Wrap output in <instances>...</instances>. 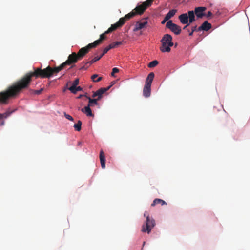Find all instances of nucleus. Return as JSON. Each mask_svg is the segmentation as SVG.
I'll list each match as a JSON object with an SVG mask.
<instances>
[{"mask_svg": "<svg viewBox=\"0 0 250 250\" xmlns=\"http://www.w3.org/2000/svg\"><path fill=\"white\" fill-rule=\"evenodd\" d=\"M43 90V89L42 88H41V89L40 90H35L34 91L35 93L36 94H40L41 93V92H42V91Z\"/></svg>", "mask_w": 250, "mask_h": 250, "instance_id": "obj_38", "label": "nucleus"}, {"mask_svg": "<svg viewBox=\"0 0 250 250\" xmlns=\"http://www.w3.org/2000/svg\"><path fill=\"white\" fill-rule=\"evenodd\" d=\"M83 96H84V95H82V94H81V95H80L77 97V98H78V99H80V98H82L83 97Z\"/></svg>", "mask_w": 250, "mask_h": 250, "instance_id": "obj_45", "label": "nucleus"}, {"mask_svg": "<svg viewBox=\"0 0 250 250\" xmlns=\"http://www.w3.org/2000/svg\"><path fill=\"white\" fill-rule=\"evenodd\" d=\"M98 75L97 74H94L93 75L91 76V79L94 82H100V81L102 80V77H98Z\"/></svg>", "mask_w": 250, "mask_h": 250, "instance_id": "obj_24", "label": "nucleus"}, {"mask_svg": "<svg viewBox=\"0 0 250 250\" xmlns=\"http://www.w3.org/2000/svg\"><path fill=\"white\" fill-rule=\"evenodd\" d=\"M136 15V13L134 12V10H133L131 12H130L128 14L125 15V18L126 19V20L127 21V20H128L132 18V17L135 16Z\"/></svg>", "mask_w": 250, "mask_h": 250, "instance_id": "obj_25", "label": "nucleus"}, {"mask_svg": "<svg viewBox=\"0 0 250 250\" xmlns=\"http://www.w3.org/2000/svg\"><path fill=\"white\" fill-rule=\"evenodd\" d=\"M212 15V13L211 11H208L207 14H206L205 16H206L207 17H210Z\"/></svg>", "mask_w": 250, "mask_h": 250, "instance_id": "obj_39", "label": "nucleus"}, {"mask_svg": "<svg viewBox=\"0 0 250 250\" xmlns=\"http://www.w3.org/2000/svg\"><path fill=\"white\" fill-rule=\"evenodd\" d=\"M115 83V81H113L111 83V84L109 86H110V87L111 86H112Z\"/></svg>", "mask_w": 250, "mask_h": 250, "instance_id": "obj_44", "label": "nucleus"}, {"mask_svg": "<svg viewBox=\"0 0 250 250\" xmlns=\"http://www.w3.org/2000/svg\"><path fill=\"white\" fill-rule=\"evenodd\" d=\"M17 82L8 86L7 88L0 92V104H7L10 99L16 97L21 92Z\"/></svg>", "mask_w": 250, "mask_h": 250, "instance_id": "obj_2", "label": "nucleus"}, {"mask_svg": "<svg viewBox=\"0 0 250 250\" xmlns=\"http://www.w3.org/2000/svg\"><path fill=\"white\" fill-rule=\"evenodd\" d=\"M87 99H88V105L89 106H93L94 105H97L98 102L97 101L99 100L97 98L96 99H91L89 97H87Z\"/></svg>", "mask_w": 250, "mask_h": 250, "instance_id": "obj_20", "label": "nucleus"}, {"mask_svg": "<svg viewBox=\"0 0 250 250\" xmlns=\"http://www.w3.org/2000/svg\"><path fill=\"white\" fill-rule=\"evenodd\" d=\"M90 107V106H89V105H88L84 108H82L81 110L83 113H85L87 116L93 117L94 116V114L92 113Z\"/></svg>", "mask_w": 250, "mask_h": 250, "instance_id": "obj_17", "label": "nucleus"}, {"mask_svg": "<svg viewBox=\"0 0 250 250\" xmlns=\"http://www.w3.org/2000/svg\"><path fill=\"white\" fill-rule=\"evenodd\" d=\"M170 19V17H168L167 15L165 16L164 18V20L167 21Z\"/></svg>", "mask_w": 250, "mask_h": 250, "instance_id": "obj_41", "label": "nucleus"}, {"mask_svg": "<svg viewBox=\"0 0 250 250\" xmlns=\"http://www.w3.org/2000/svg\"><path fill=\"white\" fill-rule=\"evenodd\" d=\"M166 27L170 29L176 35H179L181 32V28L180 26L172 22L171 20L168 21L166 23Z\"/></svg>", "mask_w": 250, "mask_h": 250, "instance_id": "obj_5", "label": "nucleus"}, {"mask_svg": "<svg viewBox=\"0 0 250 250\" xmlns=\"http://www.w3.org/2000/svg\"><path fill=\"white\" fill-rule=\"evenodd\" d=\"M64 116L66 119L70 121H73L74 120L73 118L71 116L66 114V113H64Z\"/></svg>", "mask_w": 250, "mask_h": 250, "instance_id": "obj_36", "label": "nucleus"}, {"mask_svg": "<svg viewBox=\"0 0 250 250\" xmlns=\"http://www.w3.org/2000/svg\"><path fill=\"white\" fill-rule=\"evenodd\" d=\"M189 19V23H192L195 21V13L194 11H188L187 13Z\"/></svg>", "mask_w": 250, "mask_h": 250, "instance_id": "obj_15", "label": "nucleus"}, {"mask_svg": "<svg viewBox=\"0 0 250 250\" xmlns=\"http://www.w3.org/2000/svg\"><path fill=\"white\" fill-rule=\"evenodd\" d=\"M144 216L146 218V221L142 226L141 231L143 232H147L149 234L156 225L155 221L152 217L149 216V213L147 211L145 212Z\"/></svg>", "mask_w": 250, "mask_h": 250, "instance_id": "obj_3", "label": "nucleus"}, {"mask_svg": "<svg viewBox=\"0 0 250 250\" xmlns=\"http://www.w3.org/2000/svg\"><path fill=\"white\" fill-rule=\"evenodd\" d=\"M197 29L198 28H197V26L196 25L192 26V31L191 32H189V30H188V31L189 32V36H192L194 32L197 31Z\"/></svg>", "mask_w": 250, "mask_h": 250, "instance_id": "obj_31", "label": "nucleus"}, {"mask_svg": "<svg viewBox=\"0 0 250 250\" xmlns=\"http://www.w3.org/2000/svg\"><path fill=\"white\" fill-rule=\"evenodd\" d=\"M177 12V10L176 9H172L169 11V12L167 14V15L170 17V19L173 17L176 13Z\"/></svg>", "mask_w": 250, "mask_h": 250, "instance_id": "obj_28", "label": "nucleus"}, {"mask_svg": "<svg viewBox=\"0 0 250 250\" xmlns=\"http://www.w3.org/2000/svg\"><path fill=\"white\" fill-rule=\"evenodd\" d=\"M166 21H166L165 20H164H164L162 21L161 22V23H162V24H164Z\"/></svg>", "mask_w": 250, "mask_h": 250, "instance_id": "obj_46", "label": "nucleus"}, {"mask_svg": "<svg viewBox=\"0 0 250 250\" xmlns=\"http://www.w3.org/2000/svg\"><path fill=\"white\" fill-rule=\"evenodd\" d=\"M111 32H108V29L104 33L102 34L100 36V39L99 40H96L97 41H99V44H100L103 40H104L106 39V35L111 33Z\"/></svg>", "mask_w": 250, "mask_h": 250, "instance_id": "obj_21", "label": "nucleus"}, {"mask_svg": "<svg viewBox=\"0 0 250 250\" xmlns=\"http://www.w3.org/2000/svg\"><path fill=\"white\" fill-rule=\"evenodd\" d=\"M82 123L81 121H78L77 124H75L74 125L75 129L77 131H80L81 129V125Z\"/></svg>", "mask_w": 250, "mask_h": 250, "instance_id": "obj_27", "label": "nucleus"}, {"mask_svg": "<svg viewBox=\"0 0 250 250\" xmlns=\"http://www.w3.org/2000/svg\"><path fill=\"white\" fill-rule=\"evenodd\" d=\"M79 83V79H76L73 82L72 85L71 87H75L77 86Z\"/></svg>", "mask_w": 250, "mask_h": 250, "instance_id": "obj_33", "label": "nucleus"}, {"mask_svg": "<svg viewBox=\"0 0 250 250\" xmlns=\"http://www.w3.org/2000/svg\"><path fill=\"white\" fill-rule=\"evenodd\" d=\"M68 89L73 94H76L77 92V86H75V87L70 86L69 88H68Z\"/></svg>", "mask_w": 250, "mask_h": 250, "instance_id": "obj_32", "label": "nucleus"}, {"mask_svg": "<svg viewBox=\"0 0 250 250\" xmlns=\"http://www.w3.org/2000/svg\"><path fill=\"white\" fill-rule=\"evenodd\" d=\"M2 119H3V117H2V114L0 113V120Z\"/></svg>", "mask_w": 250, "mask_h": 250, "instance_id": "obj_48", "label": "nucleus"}, {"mask_svg": "<svg viewBox=\"0 0 250 250\" xmlns=\"http://www.w3.org/2000/svg\"><path fill=\"white\" fill-rule=\"evenodd\" d=\"M158 64V62L157 60H154L151 62L148 65V66L150 68L155 67Z\"/></svg>", "mask_w": 250, "mask_h": 250, "instance_id": "obj_29", "label": "nucleus"}, {"mask_svg": "<svg viewBox=\"0 0 250 250\" xmlns=\"http://www.w3.org/2000/svg\"><path fill=\"white\" fill-rule=\"evenodd\" d=\"M82 144V142H79L78 143V145H81Z\"/></svg>", "mask_w": 250, "mask_h": 250, "instance_id": "obj_51", "label": "nucleus"}, {"mask_svg": "<svg viewBox=\"0 0 250 250\" xmlns=\"http://www.w3.org/2000/svg\"><path fill=\"white\" fill-rule=\"evenodd\" d=\"M172 40V37L170 35L167 34L164 35L161 40L162 45L160 49L161 52H169L170 51V47L174 44Z\"/></svg>", "mask_w": 250, "mask_h": 250, "instance_id": "obj_4", "label": "nucleus"}, {"mask_svg": "<svg viewBox=\"0 0 250 250\" xmlns=\"http://www.w3.org/2000/svg\"><path fill=\"white\" fill-rule=\"evenodd\" d=\"M190 23H187L186 25H185L184 27H183V29H186L188 26L189 25H190Z\"/></svg>", "mask_w": 250, "mask_h": 250, "instance_id": "obj_43", "label": "nucleus"}, {"mask_svg": "<svg viewBox=\"0 0 250 250\" xmlns=\"http://www.w3.org/2000/svg\"><path fill=\"white\" fill-rule=\"evenodd\" d=\"M119 70L118 68L116 67H114L112 69V71L111 73V76L113 77H115L114 74L119 72Z\"/></svg>", "mask_w": 250, "mask_h": 250, "instance_id": "obj_34", "label": "nucleus"}, {"mask_svg": "<svg viewBox=\"0 0 250 250\" xmlns=\"http://www.w3.org/2000/svg\"><path fill=\"white\" fill-rule=\"evenodd\" d=\"M150 93L151 86L145 84L143 89V95L145 97H148L150 95Z\"/></svg>", "mask_w": 250, "mask_h": 250, "instance_id": "obj_16", "label": "nucleus"}, {"mask_svg": "<svg viewBox=\"0 0 250 250\" xmlns=\"http://www.w3.org/2000/svg\"><path fill=\"white\" fill-rule=\"evenodd\" d=\"M99 45V41H95L93 43L88 44L85 47L87 49L88 51L89 52V49L96 47L97 46Z\"/></svg>", "mask_w": 250, "mask_h": 250, "instance_id": "obj_22", "label": "nucleus"}, {"mask_svg": "<svg viewBox=\"0 0 250 250\" xmlns=\"http://www.w3.org/2000/svg\"><path fill=\"white\" fill-rule=\"evenodd\" d=\"M145 244V242H144V243H143V246H144Z\"/></svg>", "mask_w": 250, "mask_h": 250, "instance_id": "obj_52", "label": "nucleus"}, {"mask_svg": "<svg viewBox=\"0 0 250 250\" xmlns=\"http://www.w3.org/2000/svg\"><path fill=\"white\" fill-rule=\"evenodd\" d=\"M88 51L87 50V49L85 47H83L81 48L78 52L76 53L78 57L79 58V60L82 59V58L87 54L88 53Z\"/></svg>", "mask_w": 250, "mask_h": 250, "instance_id": "obj_12", "label": "nucleus"}, {"mask_svg": "<svg viewBox=\"0 0 250 250\" xmlns=\"http://www.w3.org/2000/svg\"><path fill=\"white\" fill-rule=\"evenodd\" d=\"M4 125V121L1 122L0 123V125L1 126L3 125Z\"/></svg>", "mask_w": 250, "mask_h": 250, "instance_id": "obj_47", "label": "nucleus"}, {"mask_svg": "<svg viewBox=\"0 0 250 250\" xmlns=\"http://www.w3.org/2000/svg\"><path fill=\"white\" fill-rule=\"evenodd\" d=\"M83 95H84V96H83V97H85L86 98H87V97H88V96H87V93H85V94H84Z\"/></svg>", "mask_w": 250, "mask_h": 250, "instance_id": "obj_50", "label": "nucleus"}, {"mask_svg": "<svg viewBox=\"0 0 250 250\" xmlns=\"http://www.w3.org/2000/svg\"><path fill=\"white\" fill-rule=\"evenodd\" d=\"M122 43H123V42H122V41L115 42H114L111 43L108 46V48L110 49H111L116 48L120 45H122Z\"/></svg>", "mask_w": 250, "mask_h": 250, "instance_id": "obj_23", "label": "nucleus"}, {"mask_svg": "<svg viewBox=\"0 0 250 250\" xmlns=\"http://www.w3.org/2000/svg\"><path fill=\"white\" fill-rule=\"evenodd\" d=\"M110 50V49L108 48V46H107L106 47H105L104 50H103V53H102V54L100 55V56H101V57H102L104 55H105L109 50Z\"/></svg>", "mask_w": 250, "mask_h": 250, "instance_id": "obj_35", "label": "nucleus"}, {"mask_svg": "<svg viewBox=\"0 0 250 250\" xmlns=\"http://www.w3.org/2000/svg\"><path fill=\"white\" fill-rule=\"evenodd\" d=\"M79 60L76 53L73 52L68 57L67 60L58 67L52 68L48 66L46 68L42 69L41 68H34L33 72L26 73L22 78L17 82L21 91L28 88L32 81V78H49L54 73H57L63 69L66 65L77 62Z\"/></svg>", "mask_w": 250, "mask_h": 250, "instance_id": "obj_1", "label": "nucleus"}, {"mask_svg": "<svg viewBox=\"0 0 250 250\" xmlns=\"http://www.w3.org/2000/svg\"><path fill=\"white\" fill-rule=\"evenodd\" d=\"M147 19L148 18L142 19L140 21L136 22L133 31L136 32L146 28V25L148 24Z\"/></svg>", "mask_w": 250, "mask_h": 250, "instance_id": "obj_7", "label": "nucleus"}, {"mask_svg": "<svg viewBox=\"0 0 250 250\" xmlns=\"http://www.w3.org/2000/svg\"><path fill=\"white\" fill-rule=\"evenodd\" d=\"M86 62H82V63H84V65L80 69H82V70H83V69H86L90 65L89 64H86Z\"/></svg>", "mask_w": 250, "mask_h": 250, "instance_id": "obj_37", "label": "nucleus"}, {"mask_svg": "<svg viewBox=\"0 0 250 250\" xmlns=\"http://www.w3.org/2000/svg\"><path fill=\"white\" fill-rule=\"evenodd\" d=\"M98 97V95L97 94V92L96 91L95 92H94L92 95V97L93 98H95L96 97Z\"/></svg>", "mask_w": 250, "mask_h": 250, "instance_id": "obj_40", "label": "nucleus"}, {"mask_svg": "<svg viewBox=\"0 0 250 250\" xmlns=\"http://www.w3.org/2000/svg\"><path fill=\"white\" fill-rule=\"evenodd\" d=\"M126 21V20L125 17L121 18L117 22L111 25V27L108 28V32H113L118 28L122 27Z\"/></svg>", "mask_w": 250, "mask_h": 250, "instance_id": "obj_8", "label": "nucleus"}, {"mask_svg": "<svg viewBox=\"0 0 250 250\" xmlns=\"http://www.w3.org/2000/svg\"><path fill=\"white\" fill-rule=\"evenodd\" d=\"M110 88V86H108L106 88H102L99 89H98L97 92V94L98 95V97H97V99L99 100H100V99L102 97V95L105 93L106 91L108 90Z\"/></svg>", "mask_w": 250, "mask_h": 250, "instance_id": "obj_18", "label": "nucleus"}, {"mask_svg": "<svg viewBox=\"0 0 250 250\" xmlns=\"http://www.w3.org/2000/svg\"><path fill=\"white\" fill-rule=\"evenodd\" d=\"M206 9L207 8L205 7H196L194 9V12L197 18L198 19H201L205 16L206 15L205 11Z\"/></svg>", "mask_w": 250, "mask_h": 250, "instance_id": "obj_9", "label": "nucleus"}, {"mask_svg": "<svg viewBox=\"0 0 250 250\" xmlns=\"http://www.w3.org/2000/svg\"><path fill=\"white\" fill-rule=\"evenodd\" d=\"M151 3L148 0L143 2L141 5L137 6L133 10L136 14H142L144 11L151 5Z\"/></svg>", "mask_w": 250, "mask_h": 250, "instance_id": "obj_6", "label": "nucleus"}, {"mask_svg": "<svg viewBox=\"0 0 250 250\" xmlns=\"http://www.w3.org/2000/svg\"><path fill=\"white\" fill-rule=\"evenodd\" d=\"M154 78V74L153 72L150 73L146 80L145 84L148 86H150Z\"/></svg>", "mask_w": 250, "mask_h": 250, "instance_id": "obj_14", "label": "nucleus"}, {"mask_svg": "<svg viewBox=\"0 0 250 250\" xmlns=\"http://www.w3.org/2000/svg\"><path fill=\"white\" fill-rule=\"evenodd\" d=\"M14 111H7L6 112L3 113L2 114L3 118H7L8 117H9L13 112Z\"/></svg>", "mask_w": 250, "mask_h": 250, "instance_id": "obj_30", "label": "nucleus"}, {"mask_svg": "<svg viewBox=\"0 0 250 250\" xmlns=\"http://www.w3.org/2000/svg\"><path fill=\"white\" fill-rule=\"evenodd\" d=\"M149 1V2L151 3V4H152V3L153 2V0H148Z\"/></svg>", "mask_w": 250, "mask_h": 250, "instance_id": "obj_49", "label": "nucleus"}, {"mask_svg": "<svg viewBox=\"0 0 250 250\" xmlns=\"http://www.w3.org/2000/svg\"><path fill=\"white\" fill-rule=\"evenodd\" d=\"M179 20L183 24H186L189 23V19L187 13H183L179 16Z\"/></svg>", "mask_w": 250, "mask_h": 250, "instance_id": "obj_11", "label": "nucleus"}, {"mask_svg": "<svg viewBox=\"0 0 250 250\" xmlns=\"http://www.w3.org/2000/svg\"><path fill=\"white\" fill-rule=\"evenodd\" d=\"M101 56H97L93 58L91 61L86 62V64H89V65H91L94 62L96 61L99 60L101 58Z\"/></svg>", "mask_w": 250, "mask_h": 250, "instance_id": "obj_26", "label": "nucleus"}, {"mask_svg": "<svg viewBox=\"0 0 250 250\" xmlns=\"http://www.w3.org/2000/svg\"><path fill=\"white\" fill-rule=\"evenodd\" d=\"M100 160L102 168L105 167V157L104 151L101 150L100 152Z\"/></svg>", "mask_w": 250, "mask_h": 250, "instance_id": "obj_13", "label": "nucleus"}, {"mask_svg": "<svg viewBox=\"0 0 250 250\" xmlns=\"http://www.w3.org/2000/svg\"><path fill=\"white\" fill-rule=\"evenodd\" d=\"M157 204H161L162 206L164 205H167V203L163 200L156 198L154 199L153 201V203L151 204V206L154 207Z\"/></svg>", "mask_w": 250, "mask_h": 250, "instance_id": "obj_19", "label": "nucleus"}, {"mask_svg": "<svg viewBox=\"0 0 250 250\" xmlns=\"http://www.w3.org/2000/svg\"><path fill=\"white\" fill-rule=\"evenodd\" d=\"M211 28V24L206 21L203 23L201 26L198 28L197 31L199 32L202 30L208 31Z\"/></svg>", "mask_w": 250, "mask_h": 250, "instance_id": "obj_10", "label": "nucleus"}, {"mask_svg": "<svg viewBox=\"0 0 250 250\" xmlns=\"http://www.w3.org/2000/svg\"><path fill=\"white\" fill-rule=\"evenodd\" d=\"M77 91H82V88L80 86H78V87H77Z\"/></svg>", "mask_w": 250, "mask_h": 250, "instance_id": "obj_42", "label": "nucleus"}]
</instances>
